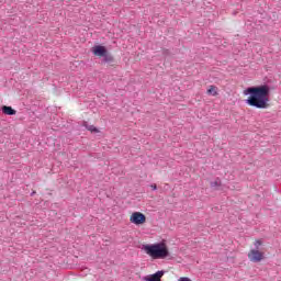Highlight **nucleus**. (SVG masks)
Returning <instances> with one entry per match:
<instances>
[{
    "instance_id": "nucleus-10",
    "label": "nucleus",
    "mask_w": 281,
    "mask_h": 281,
    "mask_svg": "<svg viewBox=\"0 0 281 281\" xmlns=\"http://www.w3.org/2000/svg\"><path fill=\"white\" fill-rule=\"evenodd\" d=\"M103 58H104V61H105V63H113V57L111 56V54H109V52L105 53V55L103 56Z\"/></svg>"
},
{
    "instance_id": "nucleus-5",
    "label": "nucleus",
    "mask_w": 281,
    "mask_h": 281,
    "mask_svg": "<svg viewBox=\"0 0 281 281\" xmlns=\"http://www.w3.org/2000/svg\"><path fill=\"white\" fill-rule=\"evenodd\" d=\"M106 47L102 46V45H97L92 48V54L94 56H99V58H103L104 56H106Z\"/></svg>"
},
{
    "instance_id": "nucleus-4",
    "label": "nucleus",
    "mask_w": 281,
    "mask_h": 281,
    "mask_svg": "<svg viewBox=\"0 0 281 281\" xmlns=\"http://www.w3.org/2000/svg\"><path fill=\"white\" fill-rule=\"evenodd\" d=\"M130 222H132L134 225H144L146 223V215L142 212H134L130 216Z\"/></svg>"
},
{
    "instance_id": "nucleus-2",
    "label": "nucleus",
    "mask_w": 281,
    "mask_h": 281,
    "mask_svg": "<svg viewBox=\"0 0 281 281\" xmlns=\"http://www.w3.org/2000/svg\"><path fill=\"white\" fill-rule=\"evenodd\" d=\"M145 254L153 258V260H166L170 256L168 244L165 240L156 244L145 245L143 247Z\"/></svg>"
},
{
    "instance_id": "nucleus-6",
    "label": "nucleus",
    "mask_w": 281,
    "mask_h": 281,
    "mask_svg": "<svg viewBox=\"0 0 281 281\" xmlns=\"http://www.w3.org/2000/svg\"><path fill=\"white\" fill-rule=\"evenodd\" d=\"M161 278H164V271H157L154 274H150L148 277H145V281H161Z\"/></svg>"
},
{
    "instance_id": "nucleus-12",
    "label": "nucleus",
    "mask_w": 281,
    "mask_h": 281,
    "mask_svg": "<svg viewBox=\"0 0 281 281\" xmlns=\"http://www.w3.org/2000/svg\"><path fill=\"white\" fill-rule=\"evenodd\" d=\"M150 188L151 190H157V184H151Z\"/></svg>"
},
{
    "instance_id": "nucleus-13",
    "label": "nucleus",
    "mask_w": 281,
    "mask_h": 281,
    "mask_svg": "<svg viewBox=\"0 0 281 281\" xmlns=\"http://www.w3.org/2000/svg\"><path fill=\"white\" fill-rule=\"evenodd\" d=\"M214 183H215V186H218V182H217V181H215Z\"/></svg>"
},
{
    "instance_id": "nucleus-3",
    "label": "nucleus",
    "mask_w": 281,
    "mask_h": 281,
    "mask_svg": "<svg viewBox=\"0 0 281 281\" xmlns=\"http://www.w3.org/2000/svg\"><path fill=\"white\" fill-rule=\"evenodd\" d=\"M248 259L250 262H261V260H265V252L258 249H250L248 252Z\"/></svg>"
},
{
    "instance_id": "nucleus-11",
    "label": "nucleus",
    "mask_w": 281,
    "mask_h": 281,
    "mask_svg": "<svg viewBox=\"0 0 281 281\" xmlns=\"http://www.w3.org/2000/svg\"><path fill=\"white\" fill-rule=\"evenodd\" d=\"M255 248L258 250L260 246H262V239H257L254 241Z\"/></svg>"
},
{
    "instance_id": "nucleus-9",
    "label": "nucleus",
    "mask_w": 281,
    "mask_h": 281,
    "mask_svg": "<svg viewBox=\"0 0 281 281\" xmlns=\"http://www.w3.org/2000/svg\"><path fill=\"white\" fill-rule=\"evenodd\" d=\"M87 131H90V133H100V130L93 125H86Z\"/></svg>"
},
{
    "instance_id": "nucleus-8",
    "label": "nucleus",
    "mask_w": 281,
    "mask_h": 281,
    "mask_svg": "<svg viewBox=\"0 0 281 281\" xmlns=\"http://www.w3.org/2000/svg\"><path fill=\"white\" fill-rule=\"evenodd\" d=\"M206 93H207L209 95H214V97H216V95H218V88H217L216 86H210L209 89H207V91H206Z\"/></svg>"
},
{
    "instance_id": "nucleus-7",
    "label": "nucleus",
    "mask_w": 281,
    "mask_h": 281,
    "mask_svg": "<svg viewBox=\"0 0 281 281\" xmlns=\"http://www.w3.org/2000/svg\"><path fill=\"white\" fill-rule=\"evenodd\" d=\"M2 113H4V115H16V110L12 109V106L3 105Z\"/></svg>"
},
{
    "instance_id": "nucleus-1",
    "label": "nucleus",
    "mask_w": 281,
    "mask_h": 281,
    "mask_svg": "<svg viewBox=\"0 0 281 281\" xmlns=\"http://www.w3.org/2000/svg\"><path fill=\"white\" fill-rule=\"evenodd\" d=\"M244 95H249L246 103L255 109H269V86L250 87L244 90Z\"/></svg>"
}]
</instances>
